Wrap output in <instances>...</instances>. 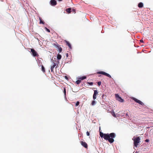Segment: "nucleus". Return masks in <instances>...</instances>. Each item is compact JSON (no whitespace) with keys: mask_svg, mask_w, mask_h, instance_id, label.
Segmentation results:
<instances>
[{"mask_svg":"<svg viewBox=\"0 0 153 153\" xmlns=\"http://www.w3.org/2000/svg\"><path fill=\"white\" fill-rule=\"evenodd\" d=\"M100 135L101 138H103L105 140H108L110 143H112L114 142V138L116 136V134L114 133L104 134L100 132Z\"/></svg>","mask_w":153,"mask_h":153,"instance_id":"obj_1","label":"nucleus"},{"mask_svg":"<svg viewBox=\"0 0 153 153\" xmlns=\"http://www.w3.org/2000/svg\"><path fill=\"white\" fill-rule=\"evenodd\" d=\"M132 140L134 141V146L137 147V146L138 145V144L140 143V137H135L134 136L132 138Z\"/></svg>","mask_w":153,"mask_h":153,"instance_id":"obj_2","label":"nucleus"},{"mask_svg":"<svg viewBox=\"0 0 153 153\" xmlns=\"http://www.w3.org/2000/svg\"><path fill=\"white\" fill-rule=\"evenodd\" d=\"M115 96L116 98V100L120 102H122L124 101L123 99L120 97L117 94H115Z\"/></svg>","mask_w":153,"mask_h":153,"instance_id":"obj_3","label":"nucleus"},{"mask_svg":"<svg viewBox=\"0 0 153 153\" xmlns=\"http://www.w3.org/2000/svg\"><path fill=\"white\" fill-rule=\"evenodd\" d=\"M30 51L31 52L33 56L34 57L37 56H39L37 52L35 51L34 49L33 48L30 49Z\"/></svg>","mask_w":153,"mask_h":153,"instance_id":"obj_4","label":"nucleus"},{"mask_svg":"<svg viewBox=\"0 0 153 153\" xmlns=\"http://www.w3.org/2000/svg\"><path fill=\"white\" fill-rule=\"evenodd\" d=\"M97 74H103L104 75H105L106 76L108 77H109L111 78V76L110 75H109V74H107L104 71L98 72H97Z\"/></svg>","mask_w":153,"mask_h":153,"instance_id":"obj_5","label":"nucleus"},{"mask_svg":"<svg viewBox=\"0 0 153 153\" xmlns=\"http://www.w3.org/2000/svg\"><path fill=\"white\" fill-rule=\"evenodd\" d=\"M132 99L134 100L136 102L138 103L139 104L141 105H144V103L141 101L138 100L137 99L133 97L132 98Z\"/></svg>","mask_w":153,"mask_h":153,"instance_id":"obj_6","label":"nucleus"},{"mask_svg":"<svg viewBox=\"0 0 153 153\" xmlns=\"http://www.w3.org/2000/svg\"><path fill=\"white\" fill-rule=\"evenodd\" d=\"M80 143L81 145L85 148H87L88 145L85 142H83L82 141H80Z\"/></svg>","mask_w":153,"mask_h":153,"instance_id":"obj_7","label":"nucleus"},{"mask_svg":"<svg viewBox=\"0 0 153 153\" xmlns=\"http://www.w3.org/2000/svg\"><path fill=\"white\" fill-rule=\"evenodd\" d=\"M98 94V92L97 90L94 91V94L93 95V99L94 100L96 99L97 98V95Z\"/></svg>","mask_w":153,"mask_h":153,"instance_id":"obj_8","label":"nucleus"},{"mask_svg":"<svg viewBox=\"0 0 153 153\" xmlns=\"http://www.w3.org/2000/svg\"><path fill=\"white\" fill-rule=\"evenodd\" d=\"M50 3L52 6H55L56 4V2L55 0H51Z\"/></svg>","mask_w":153,"mask_h":153,"instance_id":"obj_9","label":"nucleus"},{"mask_svg":"<svg viewBox=\"0 0 153 153\" xmlns=\"http://www.w3.org/2000/svg\"><path fill=\"white\" fill-rule=\"evenodd\" d=\"M65 41V42L66 43V45L69 47L71 49L72 47L70 43L68 41Z\"/></svg>","mask_w":153,"mask_h":153,"instance_id":"obj_10","label":"nucleus"},{"mask_svg":"<svg viewBox=\"0 0 153 153\" xmlns=\"http://www.w3.org/2000/svg\"><path fill=\"white\" fill-rule=\"evenodd\" d=\"M86 76H82V77L79 78H78V79H79V80H80V81H81V80H83V79H86Z\"/></svg>","mask_w":153,"mask_h":153,"instance_id":"obj_11","label":"nucleus"},{"mask_svg":"<svg viewBox=\"0 0 153 153\" xmlns=\"http://www.w3.org/2000/svg\"><path fill=\"white\" fill-rule=\"evenodd\" d=\"M138 6L139 8H142L143 6V4L142 2H140L139 3Z\"/></svg>","mask_w":153,"mask_h":153,"instance_id":"obj_12","label":"nucleus"},{"mask_svg":"<svg viewBox=\"0 0 153 153\" xmlns=\"http://www.w3.org/2000/svg\"><path fill=\"white\" fill-rule=\"evenodd\" d=\"M71 8H69L67 9L66 10V11L68 13H71Z\"/></svg>","mask_w":153,"mask_h":153,"instance_id":"obj_13","label":"nucleus"},{"mask_svg":"<svg viewBox=\"0 0 153 153\" xmlns=\"http://www.w3.org/2000/svg\"><path fill=\"white\" fill-rule=\"evenodd\" d=\"M39 19L40 20V22L39 23L40 24H44V22L42 20V18L41 17H39Z\"/></svg>","mask_w":153,"mask_h":153,"instance_id":"obj_14","label":"nucleus"},{"mask_svg":"<svg viewBox=\"0 0 153 153\" xmlns=\"http://www.w3.org/2000/svg\"><path fill=\"white\" fill-rule=\"evenodd\" d=\"M62 56L59 54H58L57 55V58L58 60H60L61 59Z\"/></svg>","mask_w":153,"mask_h":153,"instance_id":"obj_15","label":"nucleus"},{"mask_svg":"<svg viewBox=\"0 0 153 153\" xmlns=\"http://www.w3.org/2000/svg\"><path fill=\"white\" fill-rule=\"evenodd\" d=\"M42 70L43 73H45V68L43 65L42 66Z\"/></svg>","mask_w":153,"mask_h":153,"instance_id":"obj_16","label":"nucleus"},{"mask_svg":"<svg viewBox=\"0 0 153 153\" xmlns=\"http://www.w3.org/2000/svg\"><path fill=\"white\" fill-rule=\"evenodd\" d=\"M53 45L57 48L59 46L57 43H53Z\"/></svg>","mask_w":153,"mask_h":153,"instance_id":"obj_17","label":"nucleus"},{"mask_svg":"<svg viewBox=\"0 0 153 153\" xmlns=\"http://www.w3.org/2000/svg\"><path fill=\"white\" fill-rule=\"evenodd\" d=\"M96 104V101L95 100H93L92 101L91 104L92 105H94Z\"/></svg>","mask_w":153,"mask_h":153,"instance_id":"obj_18","label":"nucleus"},{"mask_svg":"<svg viewBox=\"0 0 153 153\" xmlns=\"http://www.w3.org/2000/svg\"><path fill=\"white\" fill-rule=\"evenodd\" d=\"M57 48L58 49L59 52H61L62 51V48L60 47L59 46V47Z\"/></svg>","mask_w":153,"mask_h":153,"instance_id":"obj_19","label":"nucleus"},{"mask_svg":"<svg viewBox=\"0 0 153 153\" xmlns=\"http://www.w3.org/2000/svg\"><path fill=\"white\" fill-rule=\"evenodd\" d=\"M111 114L113 117H116V115H115V113L113 111V112H111Z\"/></svg>","mask_w":153,"mask_h":153,"instance_id":"obj_20","label":"nucleus"},{"mask_svg":"<svg viewBox=\"0 0 153 153\" xmlns=\"http://www.w3.org/2000/svg\"><path fill=\"white\" fill-rule=\"evenodd\" d=\"M81 81H80V80H79V79L77 80L76 82V83L77 84H79L80 82H81Z\"/></svg>","mask_w":153,"mask_h":153,"instance_id":"obj_21","label":"nucleus"},{"mask_svg":"<svg viewBox=\"0 0 153 153\" xmlns=\"http://www.w3.org/2000/svg\"><path fill=\"white\" fill-rule=\"evenodd\" d=\"M56 64L55 63L53 62V65L51 66L54 68L55 67V66H56Z\"/></svg>","mask_w":153,"mask_h":153,"instance_id":"obj_22","label":"nucleus"},{"mask_svg":"<svg viewBox=\"0 0 153 153\" xmlns=\"http://www.w3.org/2000/svg\"><path fill=\"white\" fill-rule=\"evenodd\" d=\"M64 93L65 95V96L66 95V88H64Z\"/></svg>","mask_w":153,"mask_h":153,"instance_id":"obj_23","label":"nucleus"},{"mask_svg":"<svg viewBox=\"0 0 153 153\" xmlns=\"http://www.w3.org/2000/svg\"><path fill=\"white\" fill-rule=\"evenodd\" d=\"M79 104V101H77L76 104V106H78Z\"/></svg>","mask_w":153,"mask_h":153,"instance_id":"obj_24","label":"nucleus"},{"mask_svg":"<svg viewBox=\"0 0 153 153\" xmlns=\"http://www.w3.org/2000/svg\"><path fill=\"white\" fill-rule=\"evenodd\" d=\"M45 29L46 30H47L48 32H50V30L49 29H48L46 27H45Z\"/></svg>","mask_w":153,"mask_h":153,"instance_id":"obj_25","label":"nucleus"},{"mask_svg":"<svg viewBox=\"0 0 153 153\" xmlns=\"http://www.w3.org/2000/svg\"><path fill=\"white\" fill-rule=\"evenodd\" d=\"M87 83L89 84V85H93V82H88Z\"/></svg>","mask_w":153,"mask_h":153,"instance_id":"obj_26","label":"nucleus"},{"mask_svg":"<svg viewBox=\"0 0 153 153\" xmlns=\"http://www.w3.org/2000/svg\"><path fill=\"white\" fill-rule=\"evenodd\" d=\"M101 82L100 81V82H97V84H98V85L99 86H100L101 85Z\"/></svg>","mask_w":153,"mask_h":153,"instance_id":"obj_27","label":"nucleus"},{"mask_svg":"<svg viewBox=\"0 0 153 153\" xmlns=\"http://www.w3.org/2000/svg\"><path fill=\"white\" fill-rule=\"evenodd\" d=\"M53 68H54L52 66L51 67V72H52L53 71Z\"/></svg>","mask_w":153,"mask_h":153,"instance_id":"obj_28","label":"nucleus"},{"mask_svg":"<svg viewBox=\"0 0 153 153\" xmlns=\"http://www.w3.org/2000/svg\"><path fill=\"white\" fill-rule=\"evenodd\" d=\"M86 135L88 136H89L90 135V133L88 131H87L86 132Z\"/></svg>","mask_w":153,"mask_h":153,"instance_id":"obj_29","label":"nucleus"},{"mask_svg":"<svg viewBox=\"0 0 153 153\" xmlns=\"http://www.w3.org/2000/svg\"><path fill=\"white\" fill-rule=\"evenodd\" d=\"M146 142H148L149 141V139H146L145 140Z\"/></svg>","mask_w":153,"mask_h":153,"instance_id":"obj_30","label":"nucleus"},{"mask_svg":"<svg viewBox=\"0 0 153 153\" xmlns=\"http://www.w3.org/2000/svg\"><path fill=\"white\" fill-rule=\"evenodd\" d=\"M72 11L74 13H75L76 10L75 9H73Z\"/></svg>","mask_w":153,"mask_h":153,"instance_id":"obj_31","label":"nucleus"},{"mask_svg":"<svg viewBox=\"0 0 153 153\" xmlns=\"http://www.w3.org/2000/svg\"><path fill=\"white\" fill-rule=\"evenodd\" d=\"M66 57H68V53H66Z\"/></svg>","mask_w":153,"mask_h":153,"instance_id":"obj_32","label":"nucleus"},{"mask_svg":"<svg viewBox=\"0 0 153 153\" xmlns=\"http://www.w3.org/2000/svg\"><path fill=\"white\" fill-rule=\"evenodd\" d=\"M140 41L141 42H143V40H142V39L140 40Z\"/></svg>","mask_w":153,"mask_h":153,"instance_id":"obj_33","label":"nucleus"},{"mask_svg":"<svg viewBox=\"0 0 153 153\" xmlns=\"http://www.w3.org/2000/svg\"><path fill=\"white\" fill-rule=\"evenodd\" d=\"M65 79H68V77L66 76H65Z\"/></svg>","mask_w":153,"mask_h":153,"instance_id":"obj_34","label":"nucleus"},{"mask_svg":"<svg viewBox=\"0 0 153 153\" xmlns=\"http://www.w3.org/2000/svg\"><path fill=\"white\" fill-rule=\"evenodd\" d=\"M58 1H62V0H58Z\"/></svg>","mask_w":153,"mask_h":153,"instance_id":"obj_35","label":"nucleus"}]
</instances>
